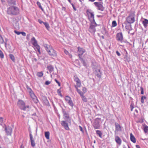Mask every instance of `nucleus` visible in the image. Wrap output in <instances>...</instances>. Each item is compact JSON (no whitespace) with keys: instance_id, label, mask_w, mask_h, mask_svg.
Here are the masks:
<instances>
[{"instance_id":"f257e3e1","label":"nucleus","mask_w":148,"mask_h":148,"mask_svg":"<svg viewBox=\"0 0 148 148\" xmlns=\"http://www.w3.org/2000/svg\"><path fill=\"white\" fill-rule=\"evenodd\" d=\"M44 46L45 50L50 56L52 57L57 56V53L56 51L52 47L47 44H45Z\"/></svg>"},{"instance_id":"f03ea898","label":"nucleus","mask_w":148,"mask_h":148,"mask_svg":"<svg viewBox=\"0 0 148 148\" xmlns=\"http://www.w3.org/2000/svg\"><path fill=\"white\" fill-rule=\"evenodd\" d=\"M19 12V8L16 6H11L8 8L7 13L10 15H17Z\"/></svg>"},{"instance_id":"7ed1b4c3","label":"nucleus","mask_w":148,"mask_h":148,"mask_svg":"<svg viewBox=\"0 0 148 148\" xmlns=\"http://www.w3.org/2000/svg\"><path fill=\"white\" fill-rule=\"evenodd\" d=\"M17 104L20 108L24 111L26 110L27 109L31 108V107L29 105H25V102L21 100H18Z\"/></svg>"},{"instance_id":"20e7f679","label":"nucleus","mask_w":148,"mask_h":148,"mask_svg":"<svg viewBox=\"0 0 148 148\" xmlns=\"http://www.w3.org/2000/svg\"><path fill=\"white\" fill-rule=\"evenodd\" d=\"M102 123L101 119L97 118L95 119L92 125L95 129H99Z\"/></svg>"},{"instance_id":"39448f33","label":"nucleus","mask_w":148,"mask_h":148,"mask_svg":"<svg viewBox=\"0 0 148 148\" xmlns=\"http://www.w3.org/2000/svg\"><path fill=\"white\" fill-rule=\"evenodd\" d=\"M97 25L96 22H90L88 31L91 34H94L96 31L95 27Z\"/></svg>"},{"instance_id":"423d86ee","label":"nucleus","mask_w":148,"mask_h":148,"mask_svg":"<svg viewBox=\"0 0 148 148\" xmlns=\"http://www.w3.org/2000/svg\"><path fill=\"white\" fill-rule=\"evenodd\" d=\"M27 89L29 90V92L30 97L32 98V99L33 100L34 102L37 103H38V101L37 99V97L35 96L33 91L31 89L29 88V87H27Z\"/></svg>"},{"instance_id":"0eeeda50","label":"nucleus","mask_w":148,"mask_h":148,"mask_svg":"<svg viewBox=\"0 0 148 148\" xmlns=\"http://www.w3.org/2000/svg\"><path fill=\"white\" fill-rule=\"evenodd\" d=\"M135 15L133 13H131L126 18L127 22L130 24L133 23L135 21Z\"/></svg>"},{"instance_id":"6e6552de","label":"nucleus","mask_w":148,"mask_h":148,"mask_svg":"<svg viewBox=\"0 0 148 148\" xmlns=\"http://www.w3.org/2000/svg\"><path fill=\"white\" fill-rule=\"evenodd\" d=\"M31 41L33 45L36 48L37 50V51L40 54V46L38 45L37 41L36 40L35 38L34 37H33L31 39Z\"/></svg>"},{"instance_id":"1a4fd4ad","label":"nucleus","mask_w":148,"mask_h":148,"mask_svg":"<svg viewBox=\"0 0 148 148\" xmlns=\"http://www.w3.org/2000/svg\"><path fill=\"white\" fill-rule=\"evenodd\" d=\"M95 6L97 8V9L101 11H103L104 10L102 3L100 2H95L93 3Z\"/></svg>"},{"instance_id":"9d476101","label":"nucleus","mask_w":148,"mask_h":148,"mask_svg":"<svg viewBox=\"0 0 148 148\" xmlns=\"http://www.w3.org/2000/svg\"><path fill=\"white\" fill-rule=\"evenodd\" d=\"M4 129L7 135L8 136H11L12 132V129L10 127H7L4 124Z\"/></svg>"},{"instance_id":"9b49d317","label":"nucleus","mask_w":148,"mask_h":148,"mask_svg":"<svg viewBox=\"0 0 148 148\" xmlns=\"http://www.w3.org/2000/svg\"><path fill=\"white\" fill-rule=\"evenodd\" d=\"M116 39L121 42H123V38L122 33L121 32L118 33L116 35Z\"/></svg>"},{"instance_id":"f8f14e48","label":"nucleus","mask_w":148,"mask_h":148,"mask_svg":"<svg viewBox=\"0 0 148 148\" xmlns=\"http://www.w3.org/2000/svg\"><path fill=\"white\" fill-rule=\"evenodd\" d=\"M65 100L70 106L72 107H73L74 106L73 103L70 97L68 96H66L65 97Z\"/></svg>"},{"instance_id":"ddd939ff","label":"nucleus","mask_w":148,"mask_h":148,"mask_svg":"<svg viewBox=\"0 0 148 148\" xmlns=\"http://www.w3.org/2000/svg\"><path fill=\"white\" fill-rule=\"evenodd\" d=\"M85 52V50L84 49L79 47H78V56L79 58L82 57V56Z\"/></svg>"},{"instance_id":"4468645a","label":"nucleus","mask_w":148,"mask_h":148,"mask_svg":"<svg viewBox=\"0 0 148 148\" xmlns=\"http://www.w3.org/2000/svg\"><path fill=\"white\" fill-rule=\"evenodd\" d=\"M74 80L76 83V86L78 87H80L81 86V84L80 80L76 75L74 77Z\"/></svg>"},{"instance_id":"2eb2a0df","label":"nucleus","mask_w":148,"mask_h":148,"mask_svg":"<svg viewBox=\"0 0 148 148\" xmlns=\"http://www.w3.org/2000/svg\"><path fill=\"white\" fill-rule=\"evenodd\" d=\"M61 124L62 126L64 127L66 130H69V127L68 124L66 122V121H61Z\"/></svg>"},{"instance_id":"dca6fc26","label":"nucleus","mask_w":148,"mask_h":148,"mask_svg":"<svg viewBox=\"0 0 148 148\" xmlns=\"http://www.w3.org/2000/svg\"><path fill=\"white\" fill-rule=\"evenodd\" d=\"M115 132H121L122 130L121 127L117 123H115Z\"/></svg>"},{"instance_id":"f3484780","label":"nucleus","mask_w":148,"mask_h":148,"mask_svg":"<svg viewBox=\"0 0 148 148\" xmlns=\"http://www.w3.org/2000/svg\"><path fill=\"white\" fill-rule=\"evenodd\" d=\"M115 140L116 143L119 145L121 144V140L119 136H115Z\"/></svg>"},{"instance_id":"a211bd4d","label":"nucleus","mask_w":148,"mask_h":148,"mask_svg":"<svg viewBox=\"0 0 148 148\" xmlns=\"http://www.w3.org/2000/svg\"><path fill=\"white\" fill-rule=\"evenodd\" d=\"M62 113L64 116V119L66 120V121H68L69 119V117L68 114H67L66 111L64 110H62Z\"/></svg>"},{"instance_id":"6ab92c4d","label":"nucleus","mask_w":148,"mask_h":148,"mask_svg":"<svg viewBox=\"0 0 148 148\" xmlns=\"http://www.w3.org/2000/svg\"><path fill=\"white\" fill-rule=\"evenodd\" d=\"M89 13L90 14V22H95L94 19V13L90 12Z\"/></svg>"},{"instance_id":"aec40b11","label":"nucleus","mask_w":148,"mask_h":148,"mask_svg":"<svg viewBox=\"0 0 148 148\" xmlns=\"http://www.w3.org/2000/svg\"><path fill=\"white\" fill-rule=\"evenodd\" d=\"M96 75L97 77L100 79L101 78V73L100 71V69H97L96 71Z\"/></svg>"},{"instance_id":"412c9836","label":"nucleus","mask_w":148,"mask_h":148,"mask_svg":"<svg viewBox=\"0 0 148 148\" xmlns=\"http://www.w3.org/2000/svg\"><path fill=\"white\" fill-rule=\"evenodd\" d=\"M130 136L131 140L133 143H135L136 142V139L132 133L130 134Z\"/></svg>"},{"instance_id":"4be33fe9","label":"nucleus","mask_w":148,"mask_h":148,"mask_svg":"<svg viewBox=\"0 0 148 148\" xmlns=\"http://www.w3.org/2000/svg\"><path fill=\"white\" fill-rule=\"evenodd\" d=\"M143 23L144 27L146 28L148 24V20L146 19H145L143 21Z\"/></svg>"},{"instance_id":"5701e85b","label":"nucleus","mask_w":148,"mask_h":148,"mask_svg":"<svg viewBox=\"0 0 148 148\" xmlns=\"http://www.w3.org/2000/svg\"><path fill=\"white\" fill-rule=\"evenodd\" d=\"M47 68L50 73H51L53 71V67L51 65H50L47 66Z\"/></svg>"},{"instance_id":"b1692460","label":"nucleus","mask_w":148,"mask_h":148,"mask_svg":"<svg viewBox=\"0 0 148 148\" xmlns=\"http://www.w3.org/2000/svg\"><path fill=\"white\" fill-rule=\"evenodd\" d=\"M75 86L78 93L80 94L81 96L84 95V93L83 92H82L78 88V87H77L76 85H75Z\"/></svg>"},{"instance_id":"393cba45","label":"nucleus","mask_w":148,"mask_h":148,"mask_svg":"<svg viewBox=\"0 0 148 148\" xmlns=\"http://www.w3.org/2000/svg\"><path fill=\"white\" fill-rule=\"evenodd\" d=\"M97 134L100 138H102V133L99 130H97L96 131Z\"/></svg>"},{"instance_id":"a878e982","label":"nucleus","mask_w":148,"mask_h":148,"mask_svg":"<svg viewBox=\"0 0 148 148\" xmlns=\"http://www.w3.org/2000/svg\"><path fill=\"white\" fill-rule=\"evenodd\" d=\"M79 58L80 61L83 63V65L85 66H86V64L84 60L82 57Z\"/></svg>"},{"instance_id":"bb28decb","label":"nucleus","mask_w":148,"mask_h":148,"mask_svg":"<svg viewBox=\"0 0 148 148\" xmlns=\"http://www.w3.org/2000/svg\"><path fill=\"white\" fill-rule=\"evenodd\" d=\"M50 133L49 132H45V136L47 139H49Z\"/></svg>"},{"instance_id":"cd10ccee","label":"nucleus","mask_w":148,"mask_h":148,"mask_svg":"<svg viewBox=\"0 0 148 148\" xmlns=\"http://www.w3.org/2000/svg\"><path fill=\"white\" fill-rule=\"evenodd\" d=\"M37 4L38 6V7L42 10L44 12L45 11L42 7L40 3L38 1L37 2Z\"/></svg>"},{"instance_id":"c85d7f7f","label":"nucleus","mask_w":148,"mask_h":148,"mask_svg":"<svg viewBox=\"0 0 148 148\" xmlns=\"http://www.w3.org/2000/svg\"><path fill=\"white\" fill-rule=\"evenodd\" d=\"M9 57L12 60L13 62H14L15 61V57L12 54H10L9 55Z\"/></svg>"},{"instance_id":"c756f323","label":"nucleus","mask_w":148,"mask_h":148,"mask_svg":"<svg viewBox=\"0 0 148 148\" xmlns=\"http://www.w3.org/2000/svg\"><path fill=\"white\" fill-rule=\"evenodd\" d=\"M81 97L83 101L86 102H87V99L86 98L85 96L84 95L81 96Z\"/></svg>"},{"instance_id":"7c9ffc66","label":"nucleus","mask_w":148,"mask_h":148,"mask_svg":"<svg viewBox=\"0 0 148 148\" xmlns=\"http://www.w3.org/2000/svg\"><path fill=\"white\" fill-rule=\"evenodd\" d=\"M36 75L38 77H41L43 75V73L42 72H38L37 73Z\"/></svg>"},{"instance_id":"2f4dec72","label":"nucleus","mask_w":148,"mask_h":148,"mask_svg":"<svg viewBox=\"0 0 148 148\" xmlns=\"http://www.w3.org/2000/svg\"><path fill=\"white\" fill-rule=\"evenodd\" d=\"M143 130L145 133H147L148 131V126L147 125L145 126L144 127Z\"/></svg>"},{"instance_id":"473e14b6","label":"nucleus","mask_w":148,"mask_h":148,"mask_svg":"<svg viewBox=\"0 0 148 148\" xmlns=\"http://www.w3.org/2000/svg\"><path fill=\"white\" fill-rule=\"evenodd\" d=\"M44 24L45 26L47 29L48 30H49L50 27L49 24L47 22H45V23H44Z\"/></svg>"},{"instance_id":"72a5a7b5","label":"nucleus","mask_w":148,"mask_h":148,"mask_svg":"<svg viewBox=\"0 0 148 148\" xmlns=\"http://www.w3.org/2000/svg\"><path fill=\"white\" fill-rule=\"evenodd\" d=\"M9 2L11 4L14 5H16V4L15 0H10V1H9Z\"/></svg>"},{"instance_id":"f704fd0d","label":"nucleus","mask_w":148,"mask_h":148,"mask_svg":"<svg viewBox=\"0 0 148 148\" xmlns=\"http://www.w3.org/2000/svg\"><path fill=\"white\" fill-rule=\"evenodd\" d=\"M117 25L116 22L115 21H113L112 22V27H114L116 26Z\"/></svg>"},{"instance_id":"c9c22d12","label":"nucleus","mask_w":148,"mask_h":148,"mask_svg":"<svg viewBox=\"0 0 148 148\" xmlns=\"http://www.w3.org/2000/svg\"><path fill=\"white\" fill-rule=\"evenodd\" d=\"M4 42L2 36L0 35V44H3Z\"/></svg>"},{"instance_id":"e433bc0d","label":"nucleus","mask_w":148,"mask_h":148,"mask_svg":"<svg viewBox=\"0 0 148 148\" xmlns=\"http://www.w3.org/2000/svg\"><path fill=\"white\" fill-rule=\"evenodd\" d=\"M29 136L30 141H33L34 140V139L33 137V136L32 134V133L31 132H29Z\"/></svg>"},{"instance_id":"4c0bfd02","label":"nucleus","mask_w":148,"mask_h":148,"mask_svg":"<svg viewBox=\"0 0 148 148\" xmlns=\"http://www.w3.org/2000/svg\"><path fill=\"white\" fill-rule=\"evenodd\" d=\"M0 57L1 58H4V54L2 51L0 49Z\"/></svg>"},{"instance_id":"58836bf2","label":"nucleus","mask_w":148,"mask_h":148,"mask_svg":"<svg viewBox=\"0 0 148 148\" xmlns=\"http://www.w3.org/2000/svg\"><path fill=\"white\" fill-rule=\"evenodd\" d=\"M146 98V97L145 96H142L141 97V101L142 103H144V99H145Z\"/></svg>"},{"instance_id":"ea45409f","label":"nucleus","mask_w":148,"mask_h":148,"mask_svg":"<svg viewBox=\"0 0 148 148\" xmlns=\"http://www.w3.org/2000/svg\"><path fill=\"white\" fill-rule=\"evenodd\" d=\"M31 145L32 147H34L35 146V143L34 141V140L33 141H31Z\"/></svg>"},{"instance_id":"a19ab883","label":"nucleus","mask_w":148,"mask_h":148,"mask_svg":"<svg viewBox=\"0 0 148 148\" xmlns=\"http://www.w3.org/2000/svg\"><path fill=\"white\" fill-rule=\"evenodd\" d=\"M3 118L2 117H0V125L1 126L2 125V123L3 122Z\"/></svg>"},{"instance_id":"79ce46f5","label":"nucleus","mask_w":148,"mask_h":148,"mask_svg":"<svg viewBox=\"0 0 148 148\" xmlns=\"http://www.w3.org/2000/svg\"><path fill=\"white\" fill-rule=\"evenodd\" d=\"M57 92L59 95L61 97H62V95L61 93V90L60 89H59L57 90Z\"/></svg>"},{"instance_id":"37998d69","label":"nucleus","mask_w":148,"mask_h":148,"mask_svg":"<svg viewBox=\"0 0 148 148\" xmlns=\"http://www.w3.org/2000/svg\"><path fill=\"white\" fill-rule=\"evenodd\" d=\"M130 108H131V111H132L133 110L134 108V104L132 103L130 105Z\"/></svg>"},{"instance_id":"c03bdc74","label":"nucleus","mask_w":148,"mask_h":148,"mask_svg":"<svg viewBox=\"0 0 148 148\" xmlns=\"http://www.w3.org/2000/svg\"><path fill=\"white\" fill-rule=\"evenodd\" d=\"M71 3V4L72 5V6L74 10L75 11L76 10V8L75 6V5H74L73 3Z\"/></svg>"},{"instance_id":"a18cd8bd","label":"nucleus","mask_w":148,"mask_h":148,"mask_svg":"<svg viewBox=\"0 0 148 148\" xmlns=\"http://www.w3.org/2000/svg\"><path fill=\"white\" fill-rule=\"evenodd\" d=\"M14 32L16 34L18 35H19L21 34V32H18L16 30H14Z\"/></svg>"},{"instance_id":"49530a36","label":"nucleus","mask_w":148,"mask_h":148,"mask_svg":"<svg viewBox=\"0 0 148 148\" xmlns=\"http://www.w3.org/2000/svg\"><path fill=\"white\" fill-rule=\"evenodd\" d=\"M51 83L49 81H47L45 83V84L46 85H49V84H50Z\"/></svg>"},{"instance_id":"de8ad7c7","label":"nucleus","mask_w":148,"mask_h":148,"mask_svg":"<svg viewBox=\"0 0 148 148\" xmlns=\"http://www.w3.org/2000/svg\"><path fill=\"white\" fill-rule=\"evenodd\" d=\"M82 90L84 93H85L86 92V89L85 87H83L82 88Z\"/></svg>"},{"instance_id":"09e8293b","label":"nucleus","mask_w":148,"mask_h":148,"mask_svg":"<svg viewBox=\"0 0 148 148\" xmlns=\"http://www.w3.org/2000/svg\"><path fill=\"white\" fill-rule=\"evenodd\" d=\"M140 89L141 90V94L143 95L144 94L143 89L142 87H141Z\"/></svg>"},{"instance_id":"8fccbe9b","label":"nucleus","mask_w":148,"mask_h":148,"mask_svg":"<svg viewBox=\"0 0 148 148\" xmlns=\"http://www.w3.org/2000/svg\"><path fill=\"white\" fill-rule=\"evenodd\" d=\"M64 52L65 53V54L67 55H68L69 53V52L67 50H66V49L64 50Z\"/></svg>"},{"instance_id":"3c124183","label":"nucleus","mask_w":148,"mask_h":148,"mask_svg":"<svg viewBox=\"0 0 148 148\" xmlns=\"http://www.w3.org/2000/svg\"><path fill=\"white\" fill-rule=\"evenodd\" d=\"M21 34L24 36H25L26 35V34L25 32H21Z\"/></svg>"},{"instance_id":"603ef678","label":"nucleus","mask_w":148,"mask_h":148,"mask_svg":"<svg viewBox=\"0 0 148 148\" xmlns=\"http://www.w3.org/2000/svg\"><path fill=\"white\" fill-rule=\"evenodd\" d=\"M38 22L40 24H41L42 23H43L44 24V23H45V22H43L40 19L38 20Z\"/></svg>"},{"instance_id":"864d4df0","label":"nucleus","mask_w":148,"mask_h":148,"mask_svg":"<svg viewBox=\"0 0 148 148\" xmlns=\"http://www.w3.org/2000/svg\"><path fill=\"white\" fill-rule=\"evenodd\" d=\"M116 53L117 55L119 56H121V54L120 53L117 51H116Z\"/></svg>"},{"instance_id":"5fc2aeb1","label":"nucleus","mask_w":148,"mask_h":148,"mask_svg":"<svg viewBox=\"0 0 148 148\" xmlns=\"http://www.w3.org/2000/svg\"><path fill=\"white\" fill-rule=\"evenodd\" d=\"M79 128L81 132H83L84 131H83V129H82V127L81 126H79Z\"/></svg>"},{"instance_id":"6e6d98bb","label":"nucleus","mask_w":148,"mask_h":148,"mask_svg":"<svg viewBox=\"0 0 148 148\" xmlns=\"http://www.w3.org/2000/svg\"><path fill=\"white\" fill-rule=\"evenodd\" d=\"M95 0H88V1L90 2H94ZM99 1H102V0H98Z\"/></svg>"},{"instance_id":"4d7b16f0","label":"nucleus","mask_w":148,"mask_h":148,"mask_svg":"<svg viewBox=\"0 0 148 148\" xmlns=\"http://www.w3.org/2000/svg\"><path fill=\"white\" fill-rule=\"evenodd\" d=\"M68 55L70 58H71L72 57V55L70 53H69V54H68Z\"/></svg>"},{"instance_id":"13d9d810","label":"nucleus","mask_w":148,"mask_h":148,"mask_svg":"<svg viewBox=\"0 0 148 148\" xmlns=\"http://www.w3.org/2000/svg\"><path fill=\"white\" fill-rule=\"evenodd\" d=\"M136 147L137 148H140V147L139 146V145H136Z\"/></svg>"},{"instance_id":"bf43d9fd","label":"nucleus","mask_w":148,"mask_h":148,"mask_svg":"<svg viewBox=\"0 0 148 148\" xmlns=\"http://www.w3.org/2000/svg\"><path fill=\"white\" fill-rule=\"evenodd\" d=\"M66 9V8L65 7H63L62 8V10H65Z\"/></svg>"},{"instance_id":"052dcab7","label":"nucleus","mask_w":148,"mask_h":148,"mask_svg":"<svg viewBox=\"0 0 148 148\" xmlns=\"http://www.w3.org/2000/svg\"><path fill=\"white\" fill-rule=\"evenodd\" d=\"M55 81L57 84H58L59 82L56 79H55Z\"/></svg>"},{"instance_id":"680f3d73","label":"nucleus","mask_w":148,"mask_h":148,"mask_svg":"<svg viewBox=\"0 0 148 148\" xmlns=\"http://www.w3.org/2000/svg\"><path fill=\"white\" fill-rule=\"evenodd\" d=\"M32 115H33V116H36V113H34L33 114H32Z\"/></svg>"},{"instance_id":"e2e57ef3","label":"nucleus","mask_w":148,"mask_h":148,"mask_svg":"<svg viewBox=\"0 0 148 148\" xmlns=\"http://www.w3.org/2000/svg\"><path fill=\"white\" fill-rule=\"evenodd\" d=\"M58 84L59 86H60V84L59 82Z\"/></svg>"},{"instance_id":"0e129e2a","label":"nucleus","mask_w":148,"mask_h":148,"mask_svg":"<svg viewBox=\"0 0 148 148\" xmlns=\"http://www.w3.org/2000/svg\"><path fill=\"white\" fill-rule=\"evenodd\" d=\"M20 148H24V147L23 146H22V145H21Z\"/></svg>"},{"instance_id":"69168bd1","label":"nucleus","mask_w":148,"mask_h":148,"mask_svg":"<svg viewBox=\"0 0 148 148\" xmlns=\"http://www.w3.org/2000/svg\"><path fill=\"white\" fill-rule=\"evenodd\" d=\"M123 148H127L125 145H123Z\"/></svg>"},{"instance_id":"338daca9","label":"nucleus","mask_w":148,"mask_h":148,"mask_svg":"<svg viewBox=\"0 0 148 148\" xmlns=\"http://www.w3.org/2000/svg\"><path fill=\"white\" fill-rule=\"evenodd\" d=\"M34 60L35 61H37V59L36 58H35L34 59Z\"/></svg>"},{"instance_id":"774afa93","label":"nucleus","mask_w":148,"mask_h":148,"mask_svg":"<svg viewBox=\"0 0 148 148\" xmlns=\"http://www.w3.org/2000/svg\"><path fill=\"white\" fill-rule=\"evenodd\" d=\"M68 0V1H69V2H70V3H71V0Z\"/></svg>"}]
</instances>
